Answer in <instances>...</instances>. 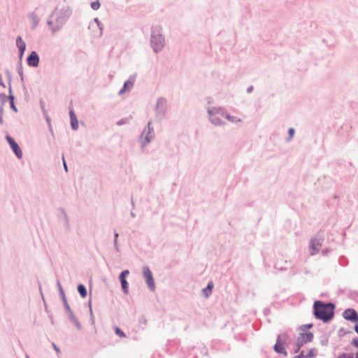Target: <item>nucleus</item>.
Returning a JSON list of instances; mask_svg holds the SVG:
<instances>
[{
    "instance_id": "obj_20",
    "label": "nucleus",
    "mask_w": 358,
    "mask_h": 358,
    "mask_svg": "<svg viewBox=\"0 0 358 358\" xmlns=\"http://www.w3.org/2000/svg\"><path fill=\"white\" fill-rule=\"evenodd\" d=\"M91 7L92 8V9L94 10H98L99 8H100V3L97 1H94V2H92L91 3Z\"/></svg>"
},
{
    "instance_id": "obj_4",
    "label": "nucleus",
    "mask_w": 358,
    "mask_h": 358,
    "mask_svg": "<svg viewBox=\"0 0 358 358\" xmlns=\"http://www.w3.org/2000/svg\"><path fill=\"white\" fill-rule=\"evenodd\" d=\"M143 271L144 278L147 282L148 287L151 290H155V280H154L151 271L150 270V268L148 266H144L143 268Z\"/></svg>"
},
{
    "instance_id": "obj_9",
    "label": "nucleus",
    "mask_w": 358,
    "mask_h": 358,
    "mask_svg": "<svg viewBox=\"0 0 358 358\" xmlns=\"http://www.w3.org/2000/svg\"><path fill=\"white\" fill-rule=\"evenodd\" d=\"M27 64L30 66L36 67L38 66L39 57L35 51L31 52L30 55L27 57Z\"/></svg>"
},
{
    "instance_id": "obj_26",
    "label": "nucleus",
    "mask_w": 358,
    "mask_h": 358,
    "mask_svg": "<svg viewBox=\"0 0 358 358\" xmlns=\"http://www.w3.org/2000/svg\"><path fill=\"white\" fill-rule=\"evenodd\" d=\"M75 117H76V115L74 114L73 110H71L70 111V118L72 119V118H75Z\"/></svg>"
},
{
    "instance_id": "obj_28",
    "label": "nucleus",
    "mask_w": 358,
    "mask_h": 358,
    "mask_svg": "<svg viewBox=\"0 0 358 358\" xmlns=\"http://www.w3.org/2000/svg\"><path fill=\"white\" fill-rule=\"evenodd\" d=\"M53 347H54L55 350L58 353H59V352H60V350H59V348H58L56 345L53 344Z\"/></svg>"
},
{
    "instance_id": "obj_2",
    "label": "nucleus",
    "mask_w": 358,
    "mask_h": 358,
    "mask_svg": "<svg viewBox=\"0 0 358 358\" xmlns=\"http://www.w3.org/2000/svg\"><path fill=\"white\" fill-rule=\"evenodd\" d=\"M210 115L211 122L215 124H220L223 122V119H229V115L221 108H213L208 110Z\"/></svg>"
},
{
    "instance_id": "obj_11",
    "label": "nucleus",
    "mask_w": 358,
    "mask_h": 358,
    "mask_svg": "<svg viewBox=\"0 0 358 358\" xmlns=\"http://www.w3.org/2000/svg\"><path fill=\"white\" fill-rule=\"evenodd\" d=\"M280 337L279 336L277 340V342L274 346V350L276 352L282 354L285 356H286L287 355L286 350L284 348V346L282 345V344L280 343Z\"/></svg>"
},
{
    "instance_id": "obj_14",
    "label": "nucleus",
    "mask_w": 358,
    "mask_h": 358,
    "mask_svg": "<svg viewBox=\"0 0 358 358\" xmlns=\"http://www.w3.org/2000/svg\"><path fill=\"white\" fill-rule=\"evenodd\" d=\"M213 287V282H208L207 287L206 288L203 289V290H202L203 294L206 297L209 296L210 294H211Z\"/></svg>"
},
{
    "instance_id": "obj_13",
    "label": "nucleus",
    "mask_w": 358,
    "mask_h": 358,
    "mask_svg": "<svg viewBox=\"0 0 358 358\" xmlns=\"http://www.w3.org/2000/svg\"><path fill=\"white\" fill-rule=\"evenodd\" d=\"M133 85L134 82L132 80H127L124 84L123 88L119 92V94H122L127 90H131Z\"/></svg>"
},
{
    "instance_id": "obj_8",
    "label": "nucleus",
    "mask_w": 358,
    "mask_h": 358,
    "mask_svg": "<svg viewBox=\"0 0 358 358\" xmlns=\"http://www.w3.org/2000/svg\"><path fill=\"white\" fill-rule=\"evenodd\" d=\"M129 273V270H124L120 273V275L119 276V278H120V280L121 282V285H122V291L124 294L128 293V282L126 280V276L128 275Z\"/></svg>"
},
{
    "instance_id": "obj_27",
    "label": "nucleus",
    "mask_w": 358,
    "mask_h": 358,
    "mask_svg": "<svg viewBox=\"0 0 358 358\" xmlns=\"http://www.w3.org/2000/svg\"><path fill=\"white\" fill-rule=\"evenodd\" d=\"M63 164H64V167L65 171H67V166H66V162H65V159H64V157H63Z\"/></svg>"
},
{
    "instance_id": "obj_15",
    "label": "nucleus",
    "mask_w": 358,
    "mask_h": 358,
    "mask_svg": "<svg viewBox=\"0 0 358 358\" xmlns=\"http://www.w3.org/2000/svg\"><path fill=\"white\" fill-rule=\"evenodd\" d=\"M166 100L163 98H160L158 99L157 101V110H159V111H163L164 108H165V106H166Z\"/></svg>"
},
{
    "instance_id": "obj_25",
    "label": "nucleus",
    "mask_w": 358,
    "mask_h": 358,
    "mask_svg": "<svg viewBox=\"0 0 358 358\" xmlns=\"http://www.w3.org/2000/svg\"><path fill=\"white\" fill-rule=\"evenodd\" d=\"M352 345L355 348H358V339H353L351 342Z\"/></svg>"
},
{
    "instance_id": "obj_24",
    "label": "nucleus",
    "mask_w": 358,
    "mask_h": 358,
    "mask_svg": "<svg viewBox=\"0 0 358 358\" xmlns=\"http://www.w3.org/2000/svg\"><path fill=\"white\" fill-rule=\"evenodd\" d=\"M288 133H289V139H291L294 136V129L292 128H290L288 131Z\"/></svg>"
},
{
    "instance_id": "obj_30",
    "label": "nucleus",
    "mask_w": 358,
    "mask_h": 358,
    "mask_svg": "<svg viewBox=\"0 0 358 358\" xmlns=\"http://www.w3.org/2000/svg\"><path fill=\"white\" fill-rule=\"evenodd\" d=\"M355 331L358 334V325H356V326L355 327Z\"/></svg>"
},
{
    "instance_id": "obj_32",
    "label": "nucleus",
    "mask_w": 358,
    "mask_h": 358,
    "mask_svg": "<svg viewBox=\"0 0 358 358\" xmlns=\"http://www.w3.org/2000/svg\"><path fill=\"white\" fill-rule=\"evenodd\" d=\"M312 327V324H309L308 327L310 328Z\"/></svg>"
},
{
    "instance_id": "obj_17",
    "label": "nucleus",
    "mask_w": 358,
    "mask_h": 358,
    "mask_svg": "<svg viewBox=\"0 0 358 358\" xmlns=\"http://www.w3.org/2000/svg\"><path fill=\"white\" fill-rule=\"evenodd\" d=\"M17 45L19 48V55H20V57L21 58L22 57V43H21V37L19 36L17 38Z\"/></svg>"
},
{
    "instance_id": "obj_7",
    "label": "nucleus",
    "mask_w": 358,
    "mask_h": 358,
    "mask_svg": "<svg viewBox=\"0 0 358 358\" xmlns=\"http://www.w3.org/2000/svg\"><path fill=\"white\" fill-rule=\"evenodd\" d=\"M343 317L348 320L353 322L358 321V315L357 312L354 309H347L343 312Z\"/></svg>"
},
{
    "instance_id": "obj_22",
    "label": "nucleus",
    "mask_w": 358,
    "mask_h": 358,
    "mask_svg": "<svg viewBox=\"0 0 358 358\" xmlns=\"http://www.w3.org/2000/svg\"><path fill=\"white\" fill-rule=\"evenodd\" d=\"M8 99H9V103H10V107L13 109V110L15 112H16L17 109H16V108H15V106L14 105L13 97V96H10Z\"/></svg>"
},
{
    "instance_id": "obj_1",
    "label": "nucleus",
    "mask_w": 358,
    "mask_h": 358,
    "mask_svg": "<svg viewBox=\"0 0 358 358\" xmlns=\"http://www.w3.org/2000/svg\"><path fill=\"white\" fill-rule=\"evenodd\" d=\"M334 306L331 303H323L319 301L314 303V314L317 319L328 321L334 316Z\"/></svg>"
},
{
    "instance_id": "obj_12",
    "label": "nucleus",
    "mask_w": 358,
    "mask_h": 358,
    "mask_svg": "<svg viewBox=\"0 0 358 358\" xmlns=\"http://www.w3.org/2000/svg\"><path fill=\"white\" fill-rule=\"evenodd\" d=\"M315 355V349L311 348L307 352L305 350H301L300 355L296 358H313Z\"/></svg>"
},
{
    "instance_id": "obj_16",
    "label": "nucleus",
    "mask_w": 358,
    "mask_h": 358,
    "mask_svg": "<svg viewBox=\"0 0 358 358\" xmlns=\"http://www.w3.org/2000/svg\"><path fill=\"white\" fill-rule=\"evenodd\" d=\"M78 292L80 293V296L83 298H85L86 297V296H87V290H86V289H85L84 285H79L78 286Z\"/></svg>"
},
{
    "instance_id": "obj_23",
    "label": "nucleus",
    "mask_w": 358,
    "mask_h": 358,
    "mask_svg": "<svg viewBox=\"0 0 358 358\" xmlns=\"http://www.w3.org/2000/svg\"><path fill=\"white\" fill-rule=\"evenodd\" d=\"M229 120L233 122H241V119L239 118H237L236 117H231L229 116V119H228Z\"/></svg>"
},
{
    "instance_id": "obj_10",
    "label": "nucleus",
    "mask_w": 358,
    "mask_h": 358,
    "mask_svg": "<svg viewBox=\"0 0 358 358\" xmlns=\"http://www.w3.org/2000/svg\"><path fill=\"white\" fill-rule=\"evenodd\" d=\"M151 43L155 51L160 50L164 46V41L161 38L157 39L154 36H152Z\"/></svg>"
},
{
    "instance_id": "obj_33",
    "label": "nucleus",
    "mask_w": 358,
    "mask_h": 358,
    "mask_svg": "<svg viewBox=\"0 0 358 358\" xmlns=\"http://www.w3.org/2000/svg\"><path fill=\"white\" fill-rule=\"evenodd\" d=\"M27 358H29V357H27Z\"/></svg>"
},
{
    "instance_id": "obj_21",
    "label": "nucleus",
    "mask_w": 358,
    "mask_h": 358,
    "mask_svg": "<svg viewBox=\"0 0 358 358\" xmlns=\"http://www.w3.org/2000/svg\"><path fill=\"white\" fill-rule=\"evenodd\" d=\"M115 333L117 334V335H118L120 337H125L126 335L124 334V333L120 330V328L118 327H116L115 328Z\"/></svg>"
},
{
    "instance_id": "obj_29",
    "label": "nucleus",
    "mask_w": 358,
    "mask_h": 358,
    "mask_svg": "<svg viewBox=\"0 0 358 358\" xmlns=\"http://www.w3.org/2000/svg\"><path fill=\"white\" fill-rule=\"evenodd\" d=\"M0 85L2 86L3 87H6L5 85L3 83V80H2V78H1V76H0Z\"/></svg>"
},
{
    "instance_id": "obj_5",
    "label": "nucleus",
    "mask_w": 358,
    "mask_h": 358,
    "mask_svg": "<svg viewBox=\"0 0 358 358\" xmlns=\"http://www.w3.org/2000/svg\"><path fill=\"white\" fill-rule=\"evenodd\" d=\"M323 239L322 238H313L310 241V254L311 255H315L317 254L320 250L321 245L322 244Z\"/></svg>"
},
{
    "instance_id": "obj_3",
    "label": "nucleus",
    "mask_w": 358,
    "mask_h": 358,
    "mask_svg": "<svg viewBox=\"0 0 358 358\" xmlns=\"http://www.w3.org/2000/svg\"><path fill=\"white\" fill-rule=\"evenodd\" d=\"M313 337V334L311 332L301 333L296 340L295 352H299L302 347L310 343Z\"/></svg>"
},
{
    "instance_id": "obj_31",
    "label": "nucleus",
    "mask_w": 358,
    "mask_h": 358,
    "mask_svg": "<svg viewBox=\"0 0 358 358\" xmlns=\"http://www.w3.org/2000/svg\"><path fill=\"white\" fill-rule=\"evenodd\" d=\"M355 358H358V352L356 353V357Z\"/></svg>"
},
{
    "instance_id": "obj_6",
    "label": "nucleus",
    "mask_w": 358,
    "mask_h": 358,
    "mask_svg": "<svg viewBox=\"0 0 358 358\" xmlns=\"http://www.w3.org/2000/svg\"><path fill=\"white\" fill-rule=\"evenodd\" d=\"M6 138L8 143H9L10 146L11 147L12 150L16 155V156L18 158H21L22 153H21V150H20V148L18 144L15 142V141L13 138H11L9 136H6Z\"/></svg>"
},
{
    "instance_id": "obj_18",
    "label": "nucleus",
    "mask_w": 358,
    "mask_h": 358,
    "mask_svg": "<svg viewBox=\"0 0 358 358\" xmlns=\"http://www.w3.org/2000/svg\"><path fill=\"white\" fill-rule=\"evenodd\" d=\"M71 124L73 129L76 130L78 128V122L76 117L71 119Z\"/></svg>"
},
{
    "instance_id": "obj_19",
    "label": "nucleus",
    "mask_w": 358,
    "mask_h": 358,
    "mask_svg": "<svg viewBox=\"0 0 358 358\" xmlns=\"http://www.w3.org/2000/svg\"><path fill=\"white\" fill-rule=\"evenodd\" d=\"M338 358H353V355L352 353H343Z\"/></svg>"
}]
</instances>
